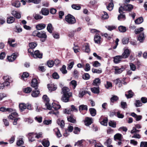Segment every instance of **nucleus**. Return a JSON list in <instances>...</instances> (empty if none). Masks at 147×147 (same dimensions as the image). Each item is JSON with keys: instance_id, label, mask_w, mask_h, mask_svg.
Listing matches in <instances>:
<instances>
[{"instance_id": "45", "label": "nucleus", "mask_w": 147, "mask_h": 147, "mask_svg": "<svg viewBox=\"0 0 147 147\" xmlns=\"http://www.w3.org/2000/svg\"><path fill=\"white\" fill-rule=\"evenodd\" d=\"M116 123L114 121H111L109 122V126L113 128L116 127Z\"/></svg>"}, {"instance_id": "13", "label": "nucleus", "mask_w": 147, "mask_h": 147, "mask_svg": "<svg viewBox=\"0 0 147 147\" xmlns=\"http://www.w3.org/2000/svg\"><path fill=\"white\" fill-rule=\"evenodd\" d=\"M17 56L15 53H13L11 56L7 57V59L9 61L12 62L16 59Z\"/></svg>"}, {"instance_id": "43", "label": "nucleus", "mask_w": 147, "mask_h": 147, "mask_svg": "<svg viewBox=\"0 0 147 147\" xmlns=\"http://www.w3.org/2000/svg\"><path fill=\"white\" fill-rule=\"evenodd\" d=\"M109 17L107 13L105 11H103L102 13V18L103 19H106Z\"/></svg>"}, {"instance_id": "11", "label": "nucleus", "mask_w": 147, "mask_h": 147, "mask_svg": "<svg viewBox=\"0 0 147 147\" xmlns=\"http://www.w3.org/2000/svg\"><path fill=\"white\" fill-rule=\"evenodd\" d=\"M71 111H74L77 112L78 111V109L75 107L73 105L71 106V109L70 110H67L65 109L64 111V113L68 114H69L71 113Z\"/></svg>"}, {"instance_id": "54", "label": "nucleus", "mask_w": 147, "mask_h": 147, "mask_svg": "<svg viewBox=\"0 0 147 147\" xmlns=\"http://www.w3.org/2000/svg\"><path fill=\"white\" fill-rule=\"evenodd\" d=\"M37 44L36 42H32L29 43V45L30 47L34 48L37 45Z\"/></svg>"}, {"instance_id": "17", "label": "nucleus", "mask_w": 147, "mask_h": 147, "mask_svg": "<svg viewBox=\"0 0 147 147\" xmlns=\"http://www.w3.org/2000/svg\"><path fill=\"white\" fill-rule=\"evenodd\" d=\"M89 142L91 144H93L95 147H104L100 144H96V141L94 140H89Z\"/></svg>"}, {"instance_id": "18", "label": "nucleus", "mask_w": 147, "mask_h": 147, "mask_svg": "<svg viewBox=\"0 0 147 147\" xmlns=\"http://www.w3.org/2000/svg\"><path fill=\"white\" fill-rule=\"evenodd\" d=\"M94 40L95 43L99 44L101 41V37L100 36L96 35L94 36Z\"/></svg>"}, {"instance_id": "51", "label": "nucleus", "mask_w": 147, "mask_h": 147, "mask_svg": "<svg viewBox=\"0 0 147 147\" xmlns=\"http://www.w3.org/2000/svg\"><path fill=\"white\" fill-rule=\"evenodd\" d=\"M108 119L107 118L104 119L102 121L100 122V124L104 126H107V125Z\"/></svg>"}, {"instance_id": "31", "label": "nucleus", "mask_w": 147, "mask_h": 147, "mask_svg": "<svg viewBox=\"0 0 147 147\" xmlns=\"http://www.w3.org/2000/svg\"><path fill=\"white\" fill-rule=\"evenodd\" d=\"M33 16L36 20H40L43 18L42 16L38 14L35 13L33 14Z\"/></svg>"}, {"instance_id": "34", "label": "nucleus", "mask_w": 147, "mask_h": 147, "mask_svg": "<svg viewBox=\"0 0 147 147\" xmlns=\"http://www.w3.org/2000/svg\"><path fill=\"white\" fill-rule=\"evenodd\" d=\"M52 107L55 110H57L60 108L61 106L59 104L55 103H53L52 104Z\"/></svg>"}, {"instance_id": "64", "label": "nucleus", "mask_w": 147, "mask_h": 147, "mask_svg": "<svg viewBox=\"0 0 147 147\" xmlns=\"http://www.w3.org/2000/svg\"><path fill=\"white\" fill-rule=\"evenodd\" d=\"M140 147H147V142H142L140 143Z\"/></svg>"}, {"instance_id": "24", "label": "nucleus", "mask_w": 147, "mask_h": 147, "mask_svg": "<svg viewBox=\"0 0 147 147\" xmlns=\"http://www.w3.org/2000/svg\"><path fill=\"white\" fill-rule=\"evenodd\" d=\"M18 114L16 112H13L11 113V115L9 116L8 118L10 119L13 120L18 116Z\"/></svg>"}, {"instance_id": "20", "label": "nucleus", "mask_w": 147, "mask_h": 147, "mask_svg": "<svg viewBox=\"0 0 147 147\" xmlns=\"http://www.w3.org/2000/svg\"><path fill=\"white\" fill-rule=\"evenodd\" d=\"M32 135L35 136V137L38 139L42 137V134L41 133H39L38 134H34L33 133H29L28 134V136H31Z\"/></svg>"}, {"instance_id": "15", "label": "nucleus", "mask_w": 147, "mask_h": 147, "mask_svg": "<svg viewBox=\"0 0 147 147\" xmlns=\"http://www.w3.org/2000/svg\"><path fill=\"white\" fill-rule=\"evenodd\" d=\"M40 93L39 90L36 88H35V90L33 91L31 95L33 97H36L38 96Z\"/></svg>"}, {"instance_id": "10", "label": "nucleus", "mask_w": 147, "mask_h": 147, "mask_svg": "<svg viewBox=\"0 0 147 147\" xmlns=\"http://www.w3.org/2000/svg\"><path fill=\"white\" fill-rule=\"evenodd\" d=\"M93 121V120L91 118L86 117L84 121L85 125L87 126L89 125L92 123Z\"/></svg>"}, {"instance_id": "29", "label": "nucleus", "mask_w": 147, "mask_h": 147, "mask_svg": "<svg viewBox=\"0 0 147 147\" xmlns=\"http://www.w3.org/2000/svg\"><path fill=\"white\" fill-rule=\"evenodd\" d=\"M122 135H121L119 133L116 134L114 136V139L115 140H118L120 141H121V139H122Z\"/></svg>"}, {"instance_id": "52", "label": "nucleus", "mask_w": 147, "mask_h": 147, "mask_svg": "<svg viewBox=\"0 0 147 147\" xmlns=\"http://www.w3.org/2000/svg\"><path fill=\"white\" fill-rule=\"evenodd\" d=\"M66 67L65 65H63L62 68L60 69V70L63 74H65L67 73V71L66 69Z\"/></svg>"}, {"instance_id": "23", "label": "nucleus", "mask_w": 147, "mask_h": 147, "mask_svg": "<svg viewBox=\"0 0 147 147\" xmlns=\"http://www.w3.org/2000/svg\"><path fill=\"white\" fill-rule=\"evenodd\" d=\"M19 107L20 111H23L26 108V105L24 103H21L19 105Z\"/></svg>"}, {"instance_id": "12", "label": "nucleus", "mask_w": 147, "mask_h": 147, "mask_svg": "<svg viewBox=\"0 0 147 147\" xmlns=\"http://www.w3.org/2000/svg\"><path fill=\"white\" fill-rule=\"evenodd\" d=\"M46 25L43 23H40L36 25V28L38 30H41L43 29L46 27Z\"/></svg>"}, {"instance_id": "3", "label": "nucleus", "mask_w": 147, "mask_h": 147, "mask_svg": "<svg viewBox=\"0 0 147 147\" xmlns=\"http://www.w3.org/2000/svg\"><path fill=\"white\" fill-rule=\"evenodd\" d=\"M133 9V6L131 4H128L120 7L119 9V13L121 14L123 10L130 11Z\"/></svg>"}, {"instance_id": "8", "label": "nucleus", "mask_w": 147, "mask_h": 147, "mask_svg": "<svg viewBox=\"0 0 147 147\" xmlns=\"http://www.w3.org/2000/svg\"><path fill=\"white\" fill-rule=\"evenodd\" d=\"M32 57L35 58H41L42 57V54L40 53L38 50H36L34 52Z\"/></svg>"}, {"instance_id": "7", "label": "nucleus", "mask_w": 147, "mask_h": 147, "mask_svg": "<svg viewBox=\"0 0 147 147\" xmlns=\"http://www.w3.org/2000/svg\"><path fill=\"white\" fill-rule=\"evenodd\" d=\"M125 67L123 66H121L120 68L118 67H115V74H119L122 73L125 69Z\"/></svg>"}, {"instance_id": "26", "label": "nucleus", "mask_w": 147, "mask_h": 147, "mask_svg": "<svg viewBox=\"0 0 147 147\" xmlns=\"http://www.w3.org/2000/svg\"><path fill=\"white\" fill-rule=\"evenodd\" d=\"M48 88L49 90L51 91H54L57 88L56 86L53 84L48 85Z\"/></svg>"}, {"instance_id": "61", "label": "nucleus", "mask_w": 147, "mask_h": 147, "mask_svg": "<svg viewBox=\"0 0 147 147\" xmlns=\"http://www.w3.org/2000/svg\"><path fill=\"white\" fill-rule=\"evenodd\" d=\"M12 5L16 7H18L20 6V2L18 1H16L12 3Z\"/></svg>"}, {"instance_id": "14", "label": "nucleus", "mask_w": 147, "mask_h": 147, "mask_svg": "<svg viewBox=\"0 0 147 147\" xmlns=\"http://www.w3.org/2000/svg\"><path fill=\"white\" fill-rule=\"evenodd\" d=\"M11 14L14 17L17 19H20L21 18L20 13L16 11H12Z\"/></svg>"}, {"instance_id": "21", "label": "nucleus", "mask_w": 147, "mask_h": 147, "mask_svg": "<svg viewBox=\"0 0 147 147\" xmlns=\"http://www.w3.org/2000/svg\"><path fill=\"white\" fill-rule=\"evenodd\" d=\"M100 83V80L99 78H97L94 80L92 84L95 86H98Z\"/></svg>"}, {"instance_id": "32", "label": "nucleus", "mask_w": 147, "mask_h": 147, "mask_svg": "<svg viewBox=\"0 0 147 147\" xmlns=\"http://www.w3.org/2000/svg\"><path fill=\"white\" fill-rule=\"evenodd\" d=\"M91 91L94 93L98 94L99 92V88L98 87H94L91 88Z\"/></svg>"}, {"instance_id": "57", "label": "nucleus", "mask_w": 147, "mask_h": 147, "mask_svg": "<svg viewBox=\"0 0 147 147\" xmlns=\"http://www.w3.org/2000/svg\"><path fill=\"white\" fill-rule=\"evenodd\" d=\"M49 113V114H54L55 115L58 116L59 114V112L57 111H53L52 110L50 111Z\"/></svg>"}, {"instance_id": "59", "label": "nucleus", "mask_w": 147, "mask_h": 147, "mask_svg": "<svg viewBox=\"0 0 147 147\" xmlns=\"http://www.w3.org/2000/svg\"><path fill=\"white\" fill-rule=\"evenodd\" d=\"M135 105L136 107H138L142 106V104L139 100H136V101Z\"/></svg>"}, {"instance_id": "6", "label": "nucleus", "mask_w": 147, "mask_h": 147, "mask_svg": "<svg viewBox=\"0 0 147 147\" xmlns=\"http://www.w3.org/2000/svg\"><path fill=\"white\" fill-rule=\"evenodd\" d=\"M72 96V93H69L66 94H63L61 97L62 100L64 102L69 101V98Z\"/></svg>"}, {"instance_id": "5", "label": "nucleus", "mask_w": 147, "mask_h": 147, "mask_svg": "<svg viewBox=\"0 0 147 147\" xmlns=\"http://www.w3.org/2000/svg\"><path fill=\"white\" fill-rule=\"evenodd\" d=\"M38 37L41 38V40L42 42L45 41L47 38V35L46 32L44 31L39 32Z\"/></svg>"}, {"instance_id": "39", "label": "nucleus", "mask_w": 147, "mask_h": 147, "mask_svg": "<svg viewBox=\"0 0 147 147\" xmlns=\"http://www.w3.org/2000/svg\"><path fill=\"white\" fill-rule=\"evenodd\" d=\"M15 21V18L13 17H10L7 18V23L8 24H11L13 23Z\"/></svg>"}, {"instance_id": "1", "label": "nucleus", "mask_w": 147, "mask_h": 147, "mask_svg": "<svg viewBox=\"0 0 147 147\" xmlns=\"http://www.w3.org/2000/svg\"><path fill=\"white\" fill-rule=\"evenodd\" d=\"M129 55V50L128 49H126L121 55L117 56L114 57V62L116 63H118L122 59L127 58Z\"/></svg>"}, {"instance_id": "38", "label": "nucleus", "mask_w": 147, "mask_h": 147, "mask_svg": "<svg viewBox=\"0 0 147 147\" xmlns=\"http://www.w3.org/2000/svg\"><path fill=\"white\" fill-rule=\"evenodd\" d=\"M89 110L90 111V113L92 116H95L96 114V110L94 108H90Z\"/></svg>"}, {"instance_id": "25", "label": "nucleus", "mask_w": 147, "mask_h": 147, "mask_svg": "<svg viewBox=\"0 0 147 147\" xmlns=\"http://www.w3.org/2000/svg\"><path fill=\"white\" fill-rule=\"evenodd\" d=\"M144 39V33H141L139 35L138 38V40L140 42H142Z\"/></svg>"}, {"instance_id": "19", "label": "nucleus", "mask_w": 147, "mask_h": 147, "mask_svg": "<svg viewBox=\"0 0 147 147\" xmlns=\"http://www.w3.org/2000/svg\"><path fill=\"white\" fill-rule=\"evenodd\" d=\"M82 49L85 50V52L86 53H89L90 51L89 46L88 44L86 43L83 46Z\"/></svg>"}, {"instance_id": "48", "label": "nucleus", "mask_w": 147, "mask_h": 147, "mask_svg": "<svg viewBox=\"0 0 147 147\" xmlns=\"http://www.w3.org/2000/svg\"><path fill=\"white\" fill-rule=\"evenodd\" d=\"M113 6L114 5L113 3H110L107 6V8L109 10L111 11L113 9Z\"/></svg>"}, {"instance_id": "33", "label": "nucleus", "mask_w": 147, "mask_h": 147, "mask_svg": "<svg viewBox=\"0 0 147 147\" xmlns=\"http://www.w3.org/2000/svg\"><path fill=\"white\" fill-rule=\"evenodd\" d=\"M47 30L49 33H51L52 32L53 28L51 24H48L47 27Z\"/></svg>"}, {"instance_id": "49", "label": "nucleus", "mask_w": 147, "mask_h": 147, "mask_svg": "<svg viewBox=\"0 0 147 147\" xmlns=\"http://www.w3.org/2000/svg\"><path fill=\"white\" fill-rule=\"evenodd\" d=\"M71 85H72L74 89H75L76 87L77 84L76 81L74 80L71 81L70 83Z\"/></svg>"}, {"instance_id": "4", "label": "nucleus", "mask_w": 147, "mask_h": 147, "mask_svg": "<svg viewBox=\"0 0 147 147\" xmlns=\"http://www.w3.org/2000/svg\"><path fill=\"white\" fill-rule=\"evenodd\" d=\"M43 99L45 102V105L49 110H51L52 108L51 106L49 103V99L46 95H44L42 97Z\"/></svg>"}, {"instance_id": "55", "label": "nucleus", "mask_w": 147, "mask_h": 147, "mask_svg": "<svg viewBox=\"0 0 147 147\" xmlns=\"http://www.w3.org/2000/svg\"><path fill=\"white\" fill-rule=\"evenodd\" d=\"M100 65V63L97 61H94L93 62V66L94 67H98Z\"/></svg>"}, {"instance_id": "41", "label": "nucleus", "mask_w": 147, "mask_h": 147, "mask_svg": "<svg viewBox=\"0 0 147 147\" xmlns=\"http://www.w3.org/2000/svg\"><path fill=\"white\" fill-rule=\"evenodd\" d=\"M87 106L86 105H81L79 107V110L80 111L83 110H87Z\"/></svg>"}, {"instance_id": "28", "label": "nucleus", "mask_w": 147, "mask_h": 147, "mask_svg": "<svg viewBox=\"0 0 147 147\" xmlns=\"http://www.w3.org/2000/svg\"><path fill=\"white\" fill-rule=\"evenodd\" d=\"M57 123L61 128H63L64 127L65 123L63 120L58 119L57 121Z\"/></svg>"}, {"instance_id": "2", "label": "nucleus", "mask_w": 147, "mask_h": 147, "mask_svg": "<svg viewBox=\"0 0 147 147\" xmlns=\"http://www.w3.org/2000/svg\"><path fill=\"white\" fill-rule=\"evenodd\" d=\"M65 20L66 22L69 24H73L76 22L75 18L73 16L70 14H68L65 16Z\"/></svg>"}, {"instance_id": "37", "label": "nucleus", "mask_w": 147, "mask_h": 147, "mask_svg": "<svg viewBox=\"0 0 147 147\" xmlns=\"http://www.w3.org/2000/svg\"><path fill=\"white\" fill-rule=\"evenodd\" d=\"M119 31L121 32H124L126 31V28L125 27L122 26H120L118 27Z\"/></svg>"}, {"instance_id": "30", "label": "nucleus", "mask_w": 147, "mask_h": 147, "mask_svg": "<svg viewBox=\"0 0 147 147\" xmlns=\"http://www.w3.org/2000/svg\"><path fill=\"white\" fill-rule=\"evenodd\" d=\"M29 76L28 73L27 72H24L21 76V79L24 81H25L26 78H27Z\"/></svg>"}, {"instance_id": "58", "label": "nucleus", "mask_w": 147, "mask_h": 147, "mask_svg": "<svg viewBox=\"0 0 147 147\" xmlns=\"http://www.w3.org/2000/svg\"><path fill=\"white\" fill-rule=\"evenodd\" d=\"M129 66L131 69L133 71H135L136 69V67L135 65L132 63H129Z\"/></svg>"}, {"instance_id": "22", "label": "nucleus", "mask_w": 147, "mask_h": 147, "mask_svg": "<svg viewBox=\"0 0 147 147\" xmlns=\"http://www.w3.org/2000/svg\"><path fill=\"white\" fill-rule=\"evenodd\" d=\"M38 84L37 80L36 79H33L31 82V86L35 88L37 86Z\"/></svg>"}, {"instance_id": "35", "label": "nucleus", "mask_w": 147, "mask_h": 147, "mask_svg": "<svg viewBox=\"0 0 147 147\" xmlns=\"http://www.w3.org/2000/svg\"><path fill=\"white\" fill-rule=\"evenodd\" d=\"M133 95L134 93L131 90H129L128 91V94H125V96L127 98H131L133 96Z\"/></svg>"}, {"instance_id": "9", "label": "nucleus", "mask_w": 147, "mask_h": 147, "mask_svg": "<svg viewBox=\"0 0 147 147\" xmlns=\"http://www.w3.org/2000/svg\"><path fill=\"white\" fill-rule=\"evenodd\" d=\"M4 81V84H5L6 86H8L9 85L10 83L11 82V80L9 76H4L3 78Z\"/></svg>"}, {"instance_id": "40", "label": "nucleus", "mask_w": 147, "mask_h": 147, "mask_svg": "<svg viewBox=\"0 0 147 147\" xmlns=\"http://www.w3.org/2000/svg\"><path fill=\"white\" fill-rule=\"evenodd\" d=\"M143 19L142 17H140L136 19L135 21V23L137 24H139L142 22Z\"/></svg>"}, {"instance_id": "50", "label": "nucleus", "mask_w": 147, "mask_h": 147, "mask_svg": "<svg viewBox=\"0 0 147 147\" xmlns=\"http://www.w3.org/2000/svg\"><path fill=\"white\" fill-rule=\"evenodd\" d=\"M125 15L123 14H120L119 15L118 17V19L119 20H123L125 19Z\"/></svg>"}, {"instance_id": "16", "label": "nucleus", "mask_w": 147, "mask_h": 147, "mask_svg": "<svg viewBox=\"0 0 147 147\" xmlns=\"http://www.w3.org/2000/svg\"><path fill=\"white\" fill-rule=\"evenodd\" d=\"M62 92L63 94H66L69 93H72L70 92L69 89L67 87H64L62 88Z\"/></svg>"}, {"instance_id": "46", "label": "nucleus", "mask_w": 147, "mask_h": 147, "mask_svg": "<svg viewBox=\"0 0 147 147\" xmlns=\"http://www.w3.org/2000/svg\"><path fill=\"white\" fill-rule=\"evenodd\" d=\"M42 144L45 147H48L49 145V142L48 140H45L43 141Z\"/></svg>"}, {"instance_id": "42", "label": "nucleus", "mask_w": 147, "mask_h": 147, "mask_svg": "<svg viewBox=\"0 0 147 147\" xmlns=\"http://www.w3.org/2000/svg\"><path fill=\"white\" fill-rule=\"evenodd\" d=\"M92 72L94 73L100 74L102 72V70L101 69H97L95 68H92Z\"/></svg>"}, {"instance_id": "44", "label": "nucleus", "mask_w": 147, "mask_h": 147, "mask_svg": "<svg viewBox=\"0 0 147 147\" xmlns=\"http://www.w3.org/2000/svg\"><path fill=\"white\" fill-rule=\"evenodd\" d=\"M72 8L76 10H79L81 8V7L78 4H74L72 5Z\"/></svg>"}, {"instance_id": "63", "label": "nucleus", "mask_w": 147, "mask_h": 147, "mask_svg": "<svg viewBox=\"0 0 147 147\" xmlns=\"http://www.w3.org/2000/svg\"><path fill=\"white\" fill-rule=\"evenodd\" d=\"M118 99V97L115 95L113 96L112 97L111 99V101L112 102H113L115 101H116Z\"/></svg>"}, {"instance_id": "47", "label": "nucleus", "mask_w": 147, "mask_h": 147, "mask_svg": "<svg viewBox=\"0 0 147 147\" xmlns=\"http://www.w3.org/2000/svg\"><path fill=\"white\" fill-rule=\"evenodd\" d=\"M67 119L69 121L72 123H75L76 122V119L72 116L67 117Z\"/></svg>"}, {"instance_id": "53", "label": "nucleus", "mask_w": 147, "mask_h": 147, "mask_svg": "<svg viewBox=\"0 0 147 147\" xmlns=\"http://www.w3.org/2000/svg\"><path fill=\"white\" fill-rule=\"evenodd\" d=\"M143 30V28L142 27H141L136 29L135 30V33L136 34H139Z\"/></svg>"}, {"instance_id": "62", "label": "nucleus", "mask_w": 147, "mask_h": 147, "mask_svg": "<svg viewBox=\"0 0 147 147\" xmlns=\"http://www.w3.org/2000/svg\"><path fill=\"white\" fill-rule=\"evenodd\" d=\"M24 142L22 140V139L19 140L17 141L16 144L18 146H20L24 144Z\"/></svg>"}, {"instance_id": "27", "label": "nucleus", "mask_w": 147, "mask_h": 147, "mask_svg": "<svg viewBox=\"0 0 147 147\" xmlns=\"http://www.w3.org/2000/svg\"><path fill=\"white\" fill-rule=\"evenodd\" d=\"M41 12L43 15L46 16L49 14V10L47 8H43L41 10Z\"/></svg>"}, {"instance_id": "60", "label": "nucleus", "mask_w": 147, "mask_h": 147, "mask_svg": "<svg viewBox=\"0 0 147 147\" xmlns=\"http://www.w3.org/2000/svg\"><path fill=\"white\" fill-rule=\"evenodd\" d=\"M85 90H80L79 93V96L80 97H82L84 95L87 93Z\"/></svg>"}, {"instance_id": "56", "label": "nucleus", "mask_w": 147, "mask_h": 147, "mask_svg": "<svg viewBox=\"0 0 147 147\" xmlns=\"http://www.w3.org/2000/svg\"><path fill=\"white\" fill-rule=\"evenodd\" d=\"M54 61L53 60H49L48 61L47 64L49 67H52L54 65Z\"/></svg>"}, {"instance_id": "36", "label": "nucleus", "mask_w": 147, "mask_h": 147, "mask_svg": "<svg viewBox=\"0 0 147 147\" xmlns=\"http://www.w3.org/2000/svg\"><path fill=\"white\" fill-rule=\"evenodd\" d=\"M32 91V88L30 87H27L23 89V91L26 93H29Z\"/></svg>"}]
</instances>
